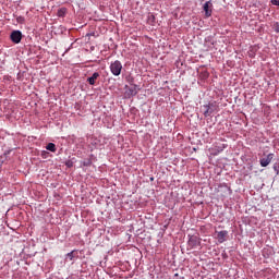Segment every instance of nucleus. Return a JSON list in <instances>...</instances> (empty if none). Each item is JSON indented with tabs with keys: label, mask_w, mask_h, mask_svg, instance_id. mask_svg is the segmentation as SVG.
<instances>
[{
	"label": "nucleus",
	"mask_w": 279,
	"mask_h": 279,
	"mask_svg": "<svg viewBox=\"0 0 279 279\" xmlns=\"http://www.w3.org/2000/svg\"><path fill=\"white\" fill-rule=\"evenodd\" d=\"M210 8H213V2L207 1L205 2L203 10L205 12V16H213V10H210Z\"/></svg>",
	"instance_id": "5"
},
{
	"label": "nucleus",
	"mask_w": 279,
	"mask_h": 279,
	"mask_svg": "<svg viewBox=\"0 0 279 279\" xmlns=\"http://www.w3.org/2000/svg\"><path fill=\"white\" fill-rule=\"evenodd\" d=\"M271 160H274V154H268L267 157H264L259 160L260 167H269L271 163Z\"/></svg>",
	"instance_id": "3"
},
{
	"label": "nucleus",
	"mask_w": 279,
	"mask_h": 279,
	"mask_svg": "<svg viewBox=\"0 0 279 279\" xmlns=\"http://www.w3.org/2000/svg\"><path fill=\"white\" fill-rule=\"evenodd\" d=\"M227 236H228V231H218L217 232V239L220 243H223V241H226Z\"/></svg>",
	"instance_id": "8"
},
{
	"label": "nucleus",
	"mask_w": 279,
	"mask_h": 279,
	"mask_svg": "<svg viewBox=\"0 0 279 279\" xmlns=\"http://www.w3.org/2000/svg\"><path fill=\"white\" fill-rule=\"evenodd\" d=\"M11 40L15 45H19V43H21V40H23V33H21V31H13L11 33Z\"/></svg>",
	"instance_id": "2"
},
{
	"label": "nucleus",
	"mask_w": 279,
	"mask_h": 279,
	"mask_svg": "<svg viewBox=\"0 0 279 279\" xmlns=\"http://www.w3.org/2000/svg\"><path fill=\"white\" fill-rule=\"evenodd\" d=\"M57 16H59L60 19L66 16V8L59 9L57 12Z\"/></svg>",
	"instance_id": "10"
},
{
	"label": "nucleus",
	"mask_w": 279,
	"mask_h": 279,
	"mask_svg": "<svg viewBox=\"0 0 279 279\" xmlns=\"http://www.w3.org/2000/svg\"><path fill=\"white\" fill-rule=\"evenodd\" d=\"M110 71H111L112 75H116V76L121 75V71H123V64H121V61L116 60V61L111 62Z\"/></svg>",
	"instance_id": "1"
},
{
	"label": "nucleus",
	"mask_w": 279,
	"mask_h": 279,
	"mask_svg": "<svg viewBox=\"0 0 279 279\" xmlns=\"http://www.w3.org/2000/svg\"><path fill=\"white\" fill-rule=\"evenodd\" d=\"M97 80H99V73L95 72L90 77L87 78V82L90 84V86H95Z\"/></svg>",
	"instance_id": "7"
},
{
	"label": "nucleus",
	"mask_w": 279,
	"mask_h": 279,
	"mask_svg": "<svg viewBox=\"0 0 279 279\" xmlns=\"http://www.w3.org/2000/svg\"><path fill=\"white\" fill-rule=\"evenodd\" d=\"M77 251L74 250L65 255V260H75L77 258Z\"/></svg>",
	"instance_id": "9"
},
{
	"label": "nucleus",
	"mask_w": 279,
	"mask_h": 279,
	"mask_svg": "<svg viewBox=\"0 0 279 279\" xmlns=\"http://www.w3.org/2000/svg\"><path fill=\"white\" fill-rule=\"evenodd\" d=\"M272 29H274V32H276V34H279V23L278 22L274 23Z\"/></svg>",
	"instance_id": "14"
},
{
	"label": "nucleus",
	"mask_w": 279,
	"mask_h": 279,
	"mask_svg": "<svg viewBox=\"0 0 279 279\" xmlns=\"http://www.w3.org/2000/svg\"><path fill=\"white\" fill-rule=\"evenodd\" d=\"M16 23H19L20 25H24V23H25V17L22 16V15L17 16V17H16Z\"/></svg>",
	"instance_id": "13"
},
{
	"label": "nucleus",
	"mask_w": 279,
	"mask_h": 279,
	"mask_svg": "<svg viewBox=\"0 0 279 279\" xmlns=\"http://www.w3.org/2000/svg\"><path fill=\"white\" fill-rule=\"evenodd\" d=\"M204 108H206L204 112L205 117H209L210 114H213V111L210 110V106L206 105L204 106Z\"/></svg>",
	"instance_id": "12"
},
{
	"label": "nucleus",
	"mask_w": 279,
	"mask_h": 279,
	"mask_svg": "<svg viewBox=\"0 0 279 279\" xmlns=\"http://www.w3.org/2000/svg\"><path fill=\"white\" fill-rule=\"evenodd\" d=\"M272 5H278L279 7V1L278 0H271Z\"/></svg>",
	"instance_id": "15"
},
{
	"label": "nucleus",
	"mask_w": 279,
	"mask_h": 279,
	"mask_svg": "<svg viewBox=\"0 0 279 279\" xmlns=\"http://www.w3.org/2000/svg\"><path fill=\"white\" fill-rule=\"evenodd\" d=\"M46 149L48 151H52L54 154V151H57L56 144H53V143L47 144Z\"/></svg>",
	"instance_id": "11"
},
{
	"label": "nucleus",
	"mask_w": 279,
	"mask_h": 279,
	"mask_svg": "<svg viewBox=\"0 0 279 279\" xmlns=\"http://www.w3.org/2000/svg\"><path fill=\"white\" fill-rule=\"evenodd\" d=\"M125 88H126L125 95L128 97H136V95H138V89L136 85H132L131 87L125 86Z\"/></svg>",
	"instance_id": "4"
},
{
	"label": "nucleus",
	"mask_w": 279,
	"mask_h": 279,
	"mask_svg": "<svg viewBox=\"0 0 279 279\" xmlns=\"http://www.w3.org/2000/svg\"><path fill=\"white\" fill-rule=\"evenodd\" d=\"M47 154H49V153L46 151V150H44V151L41 153L43 158H47Z\"/></svg>",
	"instance_id": "16"
},
{
	"label": "nucleus",
	"mask_w": 279,
	"mask_h": 279,
	"mask_svg": "<svg viewBox=\"0 0 279 279\" xmlns=\"http://www.w3.org/2000/svg\"><path fill=\"white\" fill-rule=\"evenodd\" d=\"M190 247H197L201 245L199 238L197 235H192L189 240Z\"/></svg>",
	"instance_id": "6"
}]
</instances>
